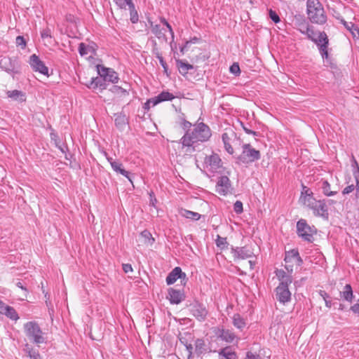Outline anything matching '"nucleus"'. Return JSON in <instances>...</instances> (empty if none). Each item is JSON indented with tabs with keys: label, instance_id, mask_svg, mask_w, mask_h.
Listing matches in <instances>:
<instances>
[{
	"label": "nucleus",
	"instance_id": "nucleus-1",
	"mask_svg": "<svg viewBox=\"0 0 359 359\" xmlns=\"http://www.w3.org/2000/svg\"><path fill=\"white\" fill-rule=\"evenodd\" d=\"M212 136L210 127L201 122L193 125L191 130H187L180 140V143L184 147H187V151H195L199 143L207 142Z\"/></svg>",
	"mask_w": 359,
	"mask_h": 359
},
{
	"label": "nucleus",
	"instance_id": "nucleus-2",
	"mask_svg": "<svg viewBox=\"0 0 359 359\" xmlns=\"http://www.w3.org/2000/svg\"><path fill=\"white\" fill-rule=\"evenodd\" d=\"M306 14L312 23L324 25L327 21V15L319 0H307Z\"/></svg>",
	"mask_w": 359,
	"mask_h": 359
},
{
	"label": "nucleus",
	"instance_id": "nucleus-3",
	"mask_svg": "<svg viewBox=\"0 0 359 359\" xmlns=\"http://www.w3.org/2000/svg\"><path fill=\"white\" fill-rule=\"evenodd\" d=\"M303 204L313 210L315 216L328 218V209L325 200H316L313 196L308 195L300 198Z\"/></svg>",
	"mask_w": 359,
	"mask_h": 359
},
{
	"label": "nucleus",
	"instance_id": "nucleus-4",
	"mask_svg": "<svg viewBox=\"0 0 359 359\" xmlns=\"http://www.w3.org/2000/svg\"><path fill=\"white\" fill-rule=\"evenodd\" d=\"M261 154L259 150L253 148L250 144H244L242 146V153L236 157L238 164H250L259 160Z\"/></svg>",
	"mask_w": 359,
	"mask_h": 359
},
{
	"label": "nucleus",
	"instance_id": "nucleus-5",
	"mask_svg": "<svg viewBox=\"0 0 359 359\" xmlns=\"http://www.w3.org/2000/svg\"><path fill=\"white\" fill-rule=\"evenodd\" d=\"M24 330L29 340L36 344L45 342L43 333L39 324L35 321H29L24 325Z\"/></svg>",
	"mask_w": 359,
	"mask_h": 359
},
{
	"label": "nucleus",
	"instance_id": "nucleus-6",
	"mask_svg": "<svg viewBox=\"0 0 359 359\" xmlns=\"http://www.w3.org/2000/svg\"><path fill=\"white\" fill-rule=\"evenodd\" d=\"M316 230L313 226H310L306 221L304 219H300L297 223V233L299 237L302 240L309 243L313 241V234Z\"/></svg>",
	"mask_w": 359,
	"mask_h": 359
},
{
	"label": "nucleus",
	"instance_id": "nucleus-7",
	"mask_svg": "<svg viewBox=\"0 0 359 359\" xmlns=\"http://www.w3.org/2000/svg\"><path fill=\"white\" fill-rule=\"evenodd\" d=\"M222 140L224 146L225 150L229 154H233L234 153L233 146L241 145V140L237 136V134L232 130L229 132H225L222 135Z\"/></svg>",
	"mask_w": 359,
	"mask_h": 359
},
{
	"label": "nucleus",
	"instance_id": "nucleus-8",
	"mask_svg": "<svg viewBox=\"0 0 359 359\" xmlns=\"http://www.w3.org/2000/svg\"><path fill=\"white\" fill-rule=\"evenodd\" d=\"M103 154L106 157L107 161L110 163L112 170L116 174H120L126 177L133 184V180L131 177L130 172L125 170L123 165L121 162V161L116 158H113L112 157L109 156L106 151H104Z\"/></svg>",
	"mask_w": 359,
	"mask_h": 359
},
{
	"label": "nucleus",
	"instance_id": "nucleus-9",
	"mask_svg": "<svg viewBox=\"0 0 359 359\" xmlns=\"http://www.w3.org/2000/svg\"><path fill=\"white\" fill-rule=\"evenodd\" d=\"M96 69L98 74L104 78L107 82L116 83L119 78L118 74L111 68H107L102 65H97Z\"/></svg>",
	"mask_w": 359,
	"mask_h": 359
},
{
	"label": "nucleus",
	"instance_id": "nucleus-10",
	"mask_svg": "<svg viewBox=\"0 0 359 359\" xmlns=\"http://www.w3.org/2000/svg\"><path fill=\"white\" fill-rule=\"evenodd\" d=\"M289 285L279 283L275 289L276 299L283 304H285L291 301V292L288 288Z\"/></svg>",
	"mask_w": 359,
	"mask_h": 359
},
{
	"label": "nucleus",
	"instance_id": "nucleus-11",
	"mask_svg": "<svg viewBox=\"0 0 359 359\" xmlns=\"http://www.w3.org/2000/svg\"><path fill=\"white\" fill-rule=\"evenodd\" d=\"M29 65L34 72H38L43 75L48 76V68L36 54H33L30 56Z\"/></svg>",
	"mask_w": 359,
	"mask_h": 359
},
{
	"label": "nucleus",
	"instance_id": "nucleus-12",
	"mask_svg": "<svg viewBox=\"0 0 359 359\" xmlns=\"http://www.w3.org/2000/svg\"><path fill=\"white\" fill-rule=\"evenodd\" d=\"M234 259H246L253 256V252L248 246L231 248Z\"/></svg>",
	"mask_w": 359,
	"mask_h": 359
},
{
	"label": "nucleus",
	"instance_id": "nucleus-13",
	"mask_svg": "<svg viewBox=\"0 0 359 359\" xmlns=\"http://www.w3.org/2000/svg\"><path fill=\"white\" fill-rule=\"evenodd\" d=\"M0 67L10 74L20 73L16 60H13L11 57H5L1 60Z\"/></svg>",
	"mask_w": 359,
	"mask_h": 359
},
{
	"label": "nucleus",
	"instance_id": "nucleus-14",
	"mask_svg": "<svg viewBox=\"0 0 359 359\" xmlns=\"http://www.w3.org/2000/svg\"><path fill=\"white\" fill-rule=\"evenodd\" d=\"M185 294L183 290L170 287L168 290L167 299L171 304H179L185 299Z\"/></svg>",
	"mask_w": 359,
	"mask_h": 359
},
{
	"label": "nucleus",
	"instance_id": "nucleus-15",
	"mask_svg": "<svg viewBox=\"0 0 359 359\" xmlns=\"http://www.w3.org/2000/svg\"><path fill=\"white\" fill-rule=\"evenodd\" d=\"M216 191L222 196L231 192V182L227 176L219 177L216 184Z\"/></svg>",
	"mask_w": 359,
	"mask_h": 359
},
{
	"label": "nucleus",
	"instance_id": "nucleus-16",
	"mask_svg": "<svg viewBox=\"0 0 359 359\" xmlns=\"http://www.w3.org/2000/svg\"><path fill=\"white\" fill-rule=\"evenodd\" d=\"M174 98L175 96L172 93L168 91H163L157 96L148 100L147 102L145 103V105L148 106V107H149L151 104L152 105V107H154L156 104H159L160 102L165 101H171Z\"/></svg>",
	"mask_w": 359,
	"mask_h": 359
},
{
	"label": "nucleus",
	"instance_id": "nucleus-17",
	"mask_svg": "<svg viewBox=\"0 0 359 359\" xmlns=\"http://www.w3.org/2000/svg\"><path fill=\"white\" fill-rule=\"evenodd\" d=\"M191 312L199 321H203L208 315V311L205 306L198 302H196L191 305Z\"/></svg>",
	"mask_w": 359,
	"mask_h": 359
},
{
	"label": "nucleus",
	"instance_id": "nucleus-18",
	"mask_svg": "<svg viewBox=\"0 0 359 359\" xmlns=\"http://www.w3.org/2000/svg\"><path fill=\"white\" fill-rule=\"evenodd\" d=\"M187 279V275L179 266L174 268L167 276L165 281L167 285H170L176 282L177 279Z\"/></svg>",
	"mask_w": 359,
	"mask_h": 359
},
{
	"label": "nucleus",
	"instance_id": "nucleus-19",
	"mask_svg": "<svg viewBox=\"0 0 359 359\" xmlns=\"http://www.w3.org/2000/svg\"><path fill=\"white\" fill-rule=\"evenodd\" d=\"M284 260L286 263L291 262L294 260L295 264L299 266L303 264V259L300 257L297 249H292L289 251H286Z\"/></svg>",
	"mask_w": 359,
	"mask_h": 359
},
{
	"label": "nucleus",
	"instance_id": "nucleus-20",
	"mask_svg": "<svg viewBox=\"0 0 359 359\" xmlns=\"http://www.w3.org/2000/svg\"><path fill=\"white\" fill-rule=\"evenodd\" d=\"M148 22L151 27V32L158 39H163L165 41H168V38L164 33V28H162L160 25L154 24L151 20H148Z\"/></svg>",
	"mask_w": 359,
	"mask_h": 359
},
{
	"label": "nucleus",
	"instance_id": "nucleus-21",
	"mask_svg": "<svg viewBox=\"0 0 359 359\" xmlns=\"http://www.w3.org/2000/svg\"><path fill=\"white\" fill-rule=\"evenodd\" d=\"M206 163H208L212 171H217L222 167V160L217 154H213L208 156L206 159Z\"/></svg>",
	"mask_w": 359,
	"mask_h": 359
},
{
	"label": "nucleus",
	"instance_id": "nucleus-22",
	"mask_svg": "<svg viewBox=\"0 0 359 359\" xmlns=\"http://www.w3.org/2000/svg\"><path fill=\"white\" fill-rule=\"evenodd\" d=\"M219 359H238V355L230 346L220 349L218 352Z\"/></svg>",
	"mask_w": 359,
	"mask_h": 359
},
{
	"label": "nucleus",
	"instance_id": "nucleus-23",
	"mask_svg": "<svg viewBox=\"0 0 359 359\" xmlns=\"http://www.w3.org/2000/svg\"><path fill=\"white\" fill-rule=\"evenodd\" d=\"M276 276H277L280 283L283 285H290L292 282V277L291 275L287 273L283 269H277L275 271Z\"/></svg>",
	"mask_w": 359,
	"mask_h": 359
},
{
	"label": "nucleus",
	"instance_id": "nucleus-24",
	"mask_svg": "<svg viewBox=\"0 0 359 359\" xmlns=\"http://www.w3.org/2000/svg\"><path fill=\"white\" fill-rule=\"evenodd\" d=\"M176 65L179 69L180 73L182 76H185L188 74L189 71L194 69V65L185 62L184 60L177 59L176 60Z\"/></svg>",
	"mask_w": 359,
	"mask_h": 359
},
{
	"label": "nucleus",
	"instance_id": "nucleus-25",
	"mask_svg": "<svg viewBox=\"0 0 359 359\" xmlns=\"http://www.w3.org/2000/svg\"><path fill=\"white\" fill-rule=\"evenodd\" d=\"M115 119V126L119 130H123L126 126L128 124V118L123 113H117L114 114Z\"/></svg>",
	"mask_w": 359,
	"mask_h": 359
},
{
	"label": "nucleus",
	"instance_id": "nucleus-26",
	"mask_svg": "<svg viewBox=\"0 0 359 359\" xmlns=\"http://www.w3.org/2000/svg\"><path fill=\"white\" fill-rule=\"evenodd\" d=\"M218 337L227 343H231L235 340L236 336L232 331L222 329L219 331Z\"/></svg>",
	"mask_w": 359,
	"mask_h": 359
},
{
	"label": "nucleus",
	"instance_id": "nucleus-27",
	"mask_svg": "<svg viewBox=\"0 0 359 359\" xmlns=\"http://www.w3.org/2000/svg\"><path fill=\"white\" fill-rule=\"evenodd\" d=\"M106 82L107 81H105V79L100 76V77L93 78L91 79L90 84L88 85L87 86L90 88H99L101 90H103V89L107 88Z\"/></svg>",
	"mask_w": 359,
	"mask_h": 359
},
{
	"label": "nucleus",
	"instance_id": "nucleus-28",
	"mask_svg": "<svg viewBox=\"0 0 359 359\" xmlns=\"http://www.w3.org/2000/svg\"><path fill=\"white\" fill-rule=\"evenodd\" d=\"M340 296L344 300L351 303L353 299V292L350 284H346L341 292H340Z\"/></svg>",
	"mask_w": 359,
	"mask_h": 359
},
{
	"label": "nucleus",
	"instance_id": "nucleus-29",
	"mask_svg": "<svg viewBox=\"0 0 359 359\" xmlns=\"http://www.w3.org/2000/svg\"><path fill=\"white\" fill-rule=\"evenodd\" d=\"M95 44L93 43L92 44L86 45L84 43H80L79 45V53L81 56H85L88 55L89 53H95Z\"/></svg>",
	"mask_w": 359,
	"mask_h": 359
},
{
	"label": "nucleus",
	"instance_id": "nucleus-30",
	"mask_svg": "<svg viewBox=\"0 0 359 359\" xmlns=\"http://www.w3.org/2000/svg\"><path fill=\"white\" fill-rule=\"evenodd\" d=\"M232 323H233V325H234V327H236L237 329L240 330L241 331H243V329L246 326L245 320L238 313H236L233 315V316L232 318Z\"/></svg>",
	"mask_w": 359,
	"mask_h": 359
},
{
	"label": "nucleus",
	"instance_id": "nucleus-31",
	"mask_svg": "<svg viewBox=\"0 0 359 359\" xmlns=\"http://www.w3.org/2000/svg\"><path fill=\"white\" fill-rule=\"evenodd\" d=\"M7 95L8 97L15 100H19L20 102H25L26 100L25 94L21 90H8L7 92Z\"/></svg>",
	"mask_w": 359,
	"mask_h": 359
},
{
	"label": "nucleus",
	"instance_id": "nucleus-32",
	"mask_svg": "<svg viewBox=\"0 0 359 359\" xmlns=\"http://www.w3.org/2000/svg\"><path fill=\"white\" fill-rule=\"evenodd\" d=\"M180 213L182 217L194 221H198L201 217V215L199 213L186 209H181Z\"/></svg>",
	"mask_w": 359,
	"mask_h": 359
},
{
	"label": "nucleus",
	"instance_id": "nucleus-33",
	"mask_svg": "<svg viewBox=\"0 0 359 359\" xmlns=\"http://www.w3.org/2000/svg\"><path fill=\"white\" fill-rule=\"evenodd\" d=\"M24 351L27 354V356L30 358V359H40L41 356L38 351H34L33 348L29 344H26L25 345Z\"/></svg>",
	"mask_w": 359,
	"mask_h": 359
},
{
	"label": "nucleus",
	"instance_id": "nucleus-34",
	"mask_svg": "<svg viewBox=\"0 0 359 359\" xmlns=\"http://www.w3.org/2000/svg\"><path fill=\"white\" fill-rule=\"evenodd\" d=\"M195 349L198 355L204 354L206 352L205 343L203 339H198L196 340Z\"/></svg>",
	"mask_w": 359,
	"mask_h": 359
},
{
	"label": "nucleus",
	"instance_id": "nucleus-35",
	"mask_svg": "<svg viewBox=\"0 0 359 359\" xmlns=\"http://www.w3.org/2000/svg\"><path fill=\"white\" fill-rule=\"evenodd\" d=\"M329 42V39L327 34L325 32H318V37L316 38L313 43L318 48L320 44H323L324 42Z\"/></svg>",
	"mask_w": 359,
	"mask_h": 359
},
{
	"label": "nucleus",
	"instance_id": "nucleus-36",
	"mask_svg": "<svg viewBox=\"0 0 359 359\" xmlns=\"http://www.w3.org/2000/svg\"><path fill=\"white\" fill-rule=\"evenodd\" d=\"M328 46L329 42L326 43L325 41L318 48L322 58L326 60V62L329 60Z\"/></svg>",
	"mask_w": 359,
	"mask_h": 359
},
{
	"label": "nucleus",
	"instance_id": "nucleus-37",
	"mask_svg": "<svg viewBox=\"0 0 359 359\" xmlns=\"http://www.w3.org/2000/svg\"><path fill=\"white\" fill-rule=\"evenodd\" d=\"M215 244L217 247L219 248L221 250L227 249L229 245L227 242L226 238L222 237L219 235L217 236Z\"/></svg>",
	"mask_w": 359,
	"mask_h": 359
},
{
	"label": "nucleus",
	"instance_id": "nucleus-38",
	"mask_svg": "<svg viewBox=\"0 0 359 359\" xmlns=\"http://www.w3.org/2000/svg\"><path fill=\"white\" fill-rule=\"evenodd\" d=\"M130 11V20L133 24H135L139 20V16L134 3L128 6Z\"/></svg>",
	"mask_w": 359,
	"mask_h": 359
},
{
	"label": "nucleus",
	"instance_id": "nucleus-39",
	"mask_svg": "<svg viewBox=\"0 0 359 359\" xmlns=\"http://www.w3.org/2000/svg\"><path fill=\"white\" fill-rule=\"evenodd\" d=\"M321 189L324 195L327 196H332L337 194V191H332L330 190V184L327 180L322 182Z\"/></svg>",
	"mask_w": 359,
	"mask_h": 359
},
{
	"label": "nucleus",
	"instance_id": "nucleus-40",
	"mask_svg": "<svg viewBox=\"0 0 359 359\" xmlns=\"http://www.w3.org/2000/svg\"><path fill=\"white\" fill-rule=\"evenodd\" d=\"M5 316H6L8 318H9L11 320H17L19 319V316L15 309L12 306H8L6 309V311H4V313Z\"/></svg>",
	"mask_w": 359,
	"mask_h": 359
},
{
	"label": "nucleus",
	"instance_id": "nucleus-41",
	"mask_svg": "<svg viewBox=\"0 0 359 359\" xmlns=\"http://www.w3.org/2000/svg\"><path fill=\"white\" fill-rule=\"evenodd\" d=\"M310 27H311V25H310L306 20H304L302 22H300L297 24V29L301 34H305V33L308 32V29Z\"/></svg>",
	"mask_w": 359,
	"mask_h": 359
},
{
	"label": "nucleus",
	"instance_id": "nucleus-42",
	"mask_svg": "<svg viewBox=\"0 0 359 359\" xmlns=\"http://www.w3.org/2000/svg\"><path fill=\"white\" fill-rule=\"evenodd\" d=\"M110 90L113 93L120 95L121 97H125L128 95V92L126 89H123V88L118 86H113L110 88Z\"/></svg>",
	"mask_w": 359,
	"mask_h": 359
},
{
	"label": "nucleus",
	"instance_id": "nucleus-43",
	"mask_svg": "<svg viewBox=\"0 0 359 359\" xmlns=\"http://www.w3.org/2000/svg\"><path fill=\"white\" fill-rule=\"evenodd\" d=\"M340 22L352 34H354L353 31H357L359 34V29L353 23H348L343 18L340 20Z\"/></svg>",
	"mask_w": 359,
	"mask_h": 359
},
{
	"label": "nucleus",
	"instance_id": "nucleus-44",
	"mask_svg": "<svg viewBox=\"0 0 359 359\" xmlns=\"http://www.w3.org/2000/svg\"><path fill=\"white\" fill-rule=\"evenodd\" d=\"M304 35L306 36L308 39L313 42L316 38L318 37V32H315L313 27L311 26L308 29V32L305 33Z\"/></svg>",
	"mask_w": 359,
	"mask_h": 359
},
{
	"label": "nucleus",
	"instance_id": "nucleus-45",
	"mask_svg": "<svg viewBox=\"0 0 359 359\" xmlns=\"http://www.w3.org/2000/svg\"><path fill=\"white\" fill-rule=\"evenodd\" d=\"M114 2L121 8H126V6H130L133 4L132 0H114Z\"/></svg>",
	"mask_w": 359,
	"mask_h": 359
},
{
	"label": "nucleus",
	"instance_id": "nucleus-46",
	"mask_svg": "<svg viewBox=\"0 0 359 359\" xmlns=\"http://www.w3.org/2000/svg\"><path fill=\"white\" fill-rule=\"evenodd\" d=\"M269 15L270 19L273 22L278 23L280 22V18L276 11H273L272 9H270L269 11Z\"/></svg>",
	"mask_w": 359,
	"mask_h": 359
},
{
	"label": "nucleus",
	"instance_id": "nucleus-47",
	"mask_svg": "<svg viewBox=\"0 0 359 359\" xmlns=\"http://www.w3.org/2000/svg\"><path fill=\"white\" fill-rule=\"evenodd\" d=\"M233 210L237 214H241L243 212V203L240 201H236L233 205Z\"/></svg>",
	"mask_w": 359,
	"mask_h": 359
},
{
	"label": "nucleus",
	"instance_id": "nucleus-48",
	"mask_svg": "<svg viewBox=\"0 0 359 359\" xmlns=\"http://www.w3.org/2000/svg\"><path fill=\"white\" fill-rule=\"evenodd\" d=\"M229 71L234 75H238L241 73V69L238 64L235 62L232 65H231Z\"/></svg>",
	"mask_w": 359,
	"mask_h": 359
},
{
	"label": "nucleus",
	"instance_id": "nucleus-49",
	"mask_svg": "<svg viewBox=\"0 0 359 359\" xmlns=\"http://www.w3.org/2000/svg\"><path fill=\"white\" fill-rule=\"evenodd\" d=\"M159 20L162 25L166 27L168 29V31L170 34H172L173 29L172 28V26L170 25V23L167 21V20L164 17H160Z\"/></svg>",
	"mask_w": 359,
	"mask_h": 359
},
{
	"label": "nucleus",
	"instance_id": "nucleus-50",
	"mask_svg": "<svg viewBox=\"0 0 359 359\" xmlns=\"http://www.w3.org/2000/svg\"><path fill=\"white\" fill-rule=\"evenodd\" d=\"M180 125L182 129L185 130V132L187 130H191L189 128L192 126L191 123L185 120L184 118L182 119Z\"/></svg>",
	"mask_w": 359,
	"mask_h": 359
},
{
	"label": "nucleus",
	"instance_id": "nucleus-51",
	"mask_svg": "<svg viewBox=\"0 0 359 359\" xmlns=\"http://www.w3.org/2000/svg\"><path fill=\"white\" fill-rule=\"evenodd\" d=\"M41 36L42 39L52 38L50 29L48 27L43 29L41 32Z\"/></svg>",
	"mask_w": 359,
	"mask_h": 359
},
{
	"label": "nucleus",
	"instance_id": "nucleus-52",
	"mask_svg": "<svg viewBox=\"0 0 359 359\" xmlns=\"http://www.w3.org/2000/svg\"><path fill=\"white\" fill-rule=\"evenodd\" d=\"M15 41H16V44L18 46H22V48L26 46V41L22 36H18L16 37Z\"/></svg>",
	"mask_w": 359,
	"mask_h": 359
},
{
	"label": "nucleus",
	"instance_id": "nucleus-53",
	"mask_svg": "<svg viewBox=\"0 0 359 359\" xmlns=\"http://www.w3.org/2000/svg\"><path fill=\"white\" fill-rule=\"evenodd\" d=\"M241 126H242V128L243 129V130L248 135H252L254 136H258L259 135V133L258 132H255L254 130H252L250 129H249L248 127H246L242 122L241 123Z\"/></svg>",
	"mask_w": 359,
	"mask_h": 359
},
{
	"label": "nucleus",
	"instance_id": "nucleus-54",
	"mask_svg": "<svg viewBox=\"0 0 359 359\" xmlns=\"http://www.w3.org/2000/svg\"><path fill=\"white\" fill-rule=\"evenodd\" d=\"M244 359H262L260 355L257 353H253L251 351H248Z\"/></svg>",
	"mask_w": 359,
	"mask_h": 359
},
{
	"label": "nucleus",
	"instance_id": "nucleus-55",
	"mask_svg": "<svg viewBox=\"0 0 359 359\" xmlns=\"http://www.w3.org/2000/svg\"><path fill=\"white\" fill-rule=\"evenodd\" d=\"M354 189H355V185H353V184L348 185L343 189L342 194L344 195L348 194L351 193L352 191H353Z\"/></svg>",
	"mask_w": 359,
	"mask_h": 359
},
{
	"label": "nucleus",
	"instance_id": "nucleus-56",
	"mask_svg": "<svg viewBox=\"0 0 359 359\" xmlns=\"http://www.w3.org/2000/svg\"><path fill=\"white\" fill-rule=\"evenodd\" d=\"M352 161H353V165H352L353 167H355V170H354L353 172L354 179H355V175H357L358 174H359L358 172V170H359V165H358V163L356 161V160L355 159L353 156H352Z\"/></svg>",
	"mask_w": 359,
	"mask_h": 359
},
{
	"label": "nucleus",
	"instance_id": "nucleus-57",
	"mask_svg": "<svg viewBox=\"0 0 359 359\" xmlns=\"http://www.w3.org/2000/svg\"><path fill=\"white\" fill-rule=\"evenodd\" d=\"M141 235L142 237L147 238L149 240H151V243H153L154 241V239L152 237L151 233L149 231H148L147 230H144V231H142Z\"/></svg>",
	"mask_w": 359,
	"mask_h": 359
},
{
	"label": "nucleus",
	"instance_id": "nucleus-58",
	"mask_svg": "<svg viewBox=\"0 0 359 359\" xmlns=\"http://www.w3.org/2000/svg\"><path fill=\"white\" fill-rule=\"evenodd\" d=\"M358 174L357 176L355 175V196L356 198H359V170H358Z\"/></svg>",
	"mask_w": 359,
	"mask_h": 359
},
{
	"label": "nucleus",
	"instance_id": "nucleus-59",
	"mask_svg": "<svg viewBox=\"0 0 359 359\" xmlns=\"http://www.w3.org/2000/svg\"><path fill=\"white\" fill-rule=\"evenodd\" d=\"M122 269H123V271L126 273H128L129 272H132L133 271V267H132L131 264H123L122 265Z\"/></svg>",
	"mask_w": 359,
	"mask_h": 359
},
{
	"label": "nucleus",
	"instance_id": "nucleus-60",
	"mask_svg": "<svg viewBox=\"0 0 359 359\" xmlns=\"http://www.w3.org/2000/svg\"><path fill=\"white\" fill-rule=\"evenodd\" d=\"M153 43H154V46H153L151 52H152V54L154 55L156 57V56L161 55V53L157 47L156 41H154Z\"/></svg>",
	"mask_w": 359,
	"mask_h": 359
},
{
	"label": "nucleus",
	"instance_id": "nucleus-61",
	"mask_svg": "<svg viewBox=\"0 0 359 359\" xmlns=\"http://www.w3.org/2000/svg\"><path fill=\"white\" fill-rule=\"evenodd\" d=\"M351 310L354 313H359V299H358L357 302L355 304L351 306Z\"/></svg>",
	"mask_w": 359,
	"mask_h": 359
},
{
	"label": "nucleus",
	"instance_id": "nucleus-62",
	"mask_svg": "<svg viewBox=\"0 0 359 359\" xmlns=\"http://www.w3.org/2000/svg\"><path fill=\"white\" fill-rule=\"evenodd\" d=\"M8 306V305L0 299V313L4 314Z\"/></svg>",
	"mask_w": 359,
	"mask_h": 359
},
{
	"label": "nucleus",
	"instance_id": "nucleus-63",
	"mask_svg": "<svg viewBox=\"0 0 359 359\" xmlns=\"http://www.w3.org/2000/svg\"><path fill=\"white\" fill-rule=\"evenodd\" d=\"M160 64L162 66V67L163 68L164 73H165L168 75V66L167 63L165 62V61H161Z\"/></svg>",
	"mask_w": 359,
	"mask_h": 359
},
{
	"label": "nucleus",
	"instance_id": "nucleus-64",
	"mask_svg": "<svg viewBox=\"0 0 359 359\" xmlns=\"http://www.w3.org/2000/svg\"><path fill=\"white\" fill-rule=\"evenodd\" d=\"M16 286L22 290H27V289L25 287H24L22 283L20 281H18L17 283H16Z\"/></svg>",
	"mask_w": 359,
	"mask_h": 359
}]
</instances>
